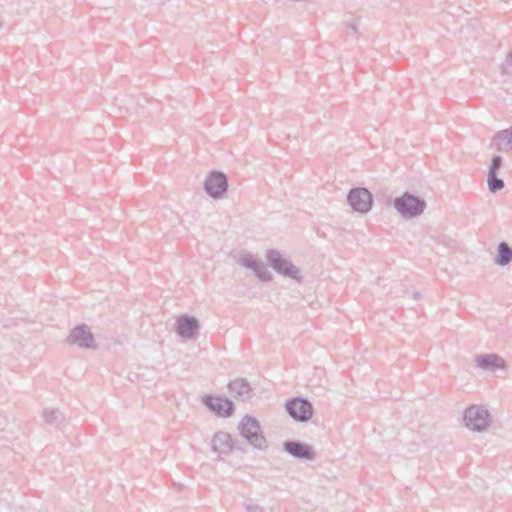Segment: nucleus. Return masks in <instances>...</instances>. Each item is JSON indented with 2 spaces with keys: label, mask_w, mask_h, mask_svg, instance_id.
<instances>
[{
  "label": "nucleus",
  "mask_w": 512,
  "mask_h": 512,
  "mask_svg": "<svg viewBox=\"0 0 512 512\" xmlns=\"http://www.w3.org/2000/svg\"><path fill=\"white\" fill-rule=\"evenodd\" d=\"M359 23V18H352L351 21L346 22L347 28L351 31V34L357 33V27Z\"/></svg>",
  "instance_id": "nucleus-22"
},
{
  "label": "nucleus",
  "mask_w": 512,
  "mask_h": 512,
  "mask_svg": "<svg viewBox=\"0 0 512 512\" xmlns=\"http://www.w3.org/2000/svg\"><path fill=\"white\" fill-rule=\"evenodd\" d=\"M347 202L353 211L364 215L372 209L374 197L367 188L355 187L348 192Z\"/></svg>",
  "instance_id": "nucleus-4"
},
{
  "label": "nucleus",
  "mask_w": 512,
  "mask_h": 512,
  "mask_svg": "<svg viewBox=\"0 0 512 512\" xmlns=\"http://www.w3.org/2000/svg\"><path fill=\"white\" fill-rule=\"evenodd\" d=\"M239 431L243 438L249 444L257 449H264L266 447V439L262 434L260 424L255 417L246 415L239 423Z\"/></svg>",
  "instance_id": "nucleus-3"
},
{
  "label": "nucleus",
  "mask_w": 512,
  "mask_h": 512,
  "mask_svg": "<svg viewBox=\"0 0 512 512\" xmlns=\"http://www.w3.org/2000/svg\"><path fill=\"white\" fill-rule=\"evenodd\" d=\"M175 326L176 333L184 339L194 338L200 327L198 320L189 315L179 316L176 320Z\"/></svg>",
  "instance_id": "nucleus-12"
},
{
  "label": "nucleus",
  "mask_w": 512,
  "mask_h": 512,
  "mask_svg": "<svg viewBox=\"0 0 512 512\" xmlns=\"http://www.w3.org/2000/svg\"><path fill=\"white\" fill-rule=\"evenodd\" d=\"M237 263L242 267L250 269L262 281H270L272 279L271 272L266 265L259 259L255 258L251 253H245L237 258Z\"/></svg>",
  "instance_id": "nucleus-10"
},
{
  "label": "nucleus",
  "mask_w": 512,
  "mask_h": 512,
  "mask_svg": "<svg viewBox=\"0 0 512 512\" xmlns=\"http://www.w3.org/2000/svg\"><path fill=\"white\" fill-rule=\"evenodd\" d=\"M393 207L402 218L413 219L424 212L426 201L417 195L405 192L401 196L394 198Z\"/></svg>",
  "instance_id": "nucleus-1"
},
{
  "label": "nucleus",
  "mask_w": 512,
  "mask_h": 512,
  "mask_svg": "<svg viewBox=\"0 0 512 512\" xmlns=\"http://www.w3.org/2000/svg\"><path fill=\"white\" fill-rule=\"evenodd\" d=\"M494 262L499 266H506L512 262V247L508 243L502 241L498 244Z\"/></svg>",
  "instance_id": "nucleus-17"
},
{
  "label": "nucleus",
  "mask_w": 512,
  "mask_h": 512,
  "mask_svg": "<svg viewBox=\"0 0 512 512\" xmlns=\"http://www.w3.org/2000/svg\"><path fill=\"white\" fill-rule=\"evenodd\" d=\"M283 449L289 455L299 460H314L316 453L313 447L298 440H287L283 443Z\"/></svg>",
  "instance_id": "nucleus-11"
},
{
  "label": "nucleus",
  "mask_w": 512,
  "mask_h": 512,
  "mask_svg": "<svg viewBox=\"0 0 512 512\" xmlns=\"http://www.w3.org/2000/svg\"><path fill=\"white\" fill-rule=\"evenodd\" d=\"M510 68H512V50L507 54L505 61L500 65L501 73L510 75L512 73Z\"/></svg>",
  "instance_id": "nucleus-21"
},
{
  "label": "nucleus",
  "mask_w": 512,
  "mask_h": 512,
  "mask_svg": "<svg viewBox=\"0 0 512 512\" xmlns=\"http://www.w3.org/2000/svg\"><path fill=\"white\" fill-rule=\"evenodd\" d=\"M202 403L219 417H230L234 412L233 402L226 397L207 394L202 397Z\"/></svg>",
  "instance_id": "nucleus-9"
},
{
  "label": "nucleus",
  "mask_w": 512,
  "mask_h": 512,
  "mask_svg": "<svg viewBox=\"0 0 512 512\" xmlns=\"http://www.w3.org/2000/svg\"><path fill=\"white\" fill-rule=\"evenodd\" d=\"M286 412L297 422H307L313 415V405L302 397H295L285 404Z\"/></svg>",
  "instance_id": "nucleus-6"
},
{
  "label": "nucleus",
  "mask_w": 512,
  "mask_h": 512,
  "mask_svg": "<svg viewBox=\"0 0 512 512\" xmlns=\"http://www.w3.org/2000/svg\"><path fill=\"white\" fill-rule=\"evenodd\" d=\"M67 342L80 348L95 349L94 336L86 324H80L74 327L68 337Z\"/></svg>",
  "instance_id": "nucleus-8"
},
{
  "label": "nucleus",
  "mask_w": 512,
  "mask_h": 512,
  "mask_svg": "<svg viewBox=\"0 0 512 512\" xmlns=\"http://www.w3.org/2000/svg\"><path fill=\"white\" fill-rule=\"evenodd\" d=\"M268 264L280 275L291 278L298 282L302 276L300 269L297 268L285 255L276 249H270L266 253Z\"/></svg>",
  "instance_id": "nucleus-2"
},
{
  "label": "nucleus",
  "mask_w": 512,
  "mask_h": 512,
  "mask_svg": "<svg viewBox=\"0 0 512 512\" xmlns=\"http://www.w3.org/2000/svg\"><path fill=\"white\" fill-rule=\"evenodd\" d=\"M492 145L500 152L506 151V146L512 149V126L508 129L498 131L493 137Z\"/></svg>",
  "instance_id": "nucleus-16"
},
{
  "label": "nucleus",
  "mask_w": 512,
  "mask_h": 512,
  "mask_svg": "<svg viewBox=\"0 0 512 512\" xmlns=\"http://www.w3.org/2000/svg\"><path fill=\"white\" fill-rule=\"evenodd\" d=\"M231 396L237 401H247L253 397V389L246 379L238 378L228 384Z\"/></svg>",
  "instance_id": "nucleus-14"
},
{
  "label": "nucleus",
  "mask_w": 512,
  "mask_h": 512,
  "mask_svg": "<svg viewBox=\"0 0 512 512\" xmlns=\"http://www.w3.org/2000/svg\"><path fill=\"white\" fill-rule=\"evenodd\" d=\"M420 296H421V295H420V293H419V292H414V293H413V298H414V299H416V300H417V299H419V298H420Z\"/></svg>",
  "instance_id": "nucleus-24"
},
{
  "label": "nucleus",
  "mask_w": 512,
  "mask_h": 512,
  "mask_svg": "<svg viewBox=\"0 0 512 512\" xmlns=\"http://www.w3.org/2000/svg\"><path fill=\"white\" fill-rule=\"evenodd\" d=\"M43 419L47 424L59 423L63 419L62 413L56 409L46 408L43 411Z\"/></svg>",
  "instance_id": "nucleus-18"
},
{
  "label": "nucleus",
  "mask_w": 512,
  "mask_h": 512,
  "mask_svg": "<svg viewBox=\"0 0 512 512\" xmlns=\"http://www.w3.org/2000/svg\"><path fill=\"white\" fill-rule=\"evenodd\" d=\"M245 507L247 512H266L262 506L251 502L246 503Z\"/></svg>",
  "instance_id": "nucleus-23"
},
{
  "label": "nucleus",
  "mask_w": 512,
  "mask_h": 512,
  "mask_svg": "<svg viewBox=\"0 0 512 512\" xmlns=\"http://www.w3.org/2000/svg\"><path fill=\"white\" fill-rule=\"evenodd\" d=\"M205 192L214 199L221 198L228 189L226 175L220 171H213L204 182Z\"/></svg>",
  "instance_id": "nucleus-7"
},
{
  "label": "nucleus",
  "mask_w": 512,
  "mask_h": 512,
  "mask_svg": "<svg viewBox=\"0 0 512 512\" xmlns=\"http://www.w3.org/2000/svg\"><path fill=\"white\" fill-rule=\"evenodd\" d=\"M464 422L469 429L482 432L491 423L490 414L483 407L472 405L465 410Z\"/></svg>",
  "instance_id": "nucleus-5"
},
{
  "label": "nucleus",
  "mask_w": 512,
  "mask_h": 512,
  "mask_svg": "<svg viewBox=\"0 0 512 512\" xmlns=\"http://www.w3.org/2000/svg\"><path fill=\"white\" fill-rule=\"evenodd\" d=\"M234 447V441L229 433L220 431L214 434L211 449L218 457L227 455Z\"/></svg>",
  "instance_id": "nucleus-15"
},
{
  "label": "nucleus",
  "mask_w": 512,
  "mask_h": 512,
  "mask_svg": "<svg viewBox=\"0 0 512 512\" xmlns=\"http://www.w3.org/2000/svg\"><path fill=\"white\" fill-rule=\"evenodd\" d=\"M475 364L478 368L489 372H493L498 369L505 370L507 368L504 358L495 353L476 355Z\"/></svg>",
  "instance_id": "nucleus-13"
},
{
  "label": "nucleus",
  "mask_w": 512,
  "mask_h": 512,
  "mask_svg": "<svg viewBox=\"0 0 512 512\" xmlns=\"http://www.w3.org/2000/svg\"><path fill=\"white\" fill-rule=\"evenodd\" d=\"M487 184H488L489 191L492 193H496V192L502 190L505 186L503 179L498 178L497 174L488 175L487 176Z\"/></svg>",
  "instance_id": "nucleus-19"
},
{
  "label": "nucleus",
  "mask_w": 512,
  "mask_h": 512,
  "mask_svg": "<svg viewBox=\"0 0 512 512\" xmlns=\"http://www.w3.org/2000/svg\"><path fill=\"white\" fill-rule=\"evenodd\" d=\"M503 159L499 155H495L491 159V163L488 170V175H495L497 171L502 167Z\"/></svg>",
  "instance_id": "nucleus-20"
}]
</instances>
